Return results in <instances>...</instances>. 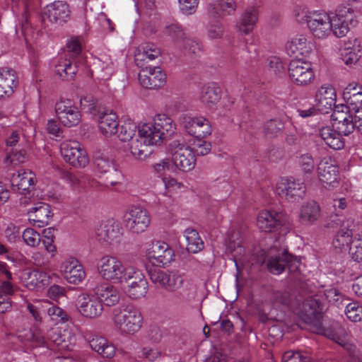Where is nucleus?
Instances as JSON below:
<instances>
[{"instance_id": "obj_1", "label": "nucleus", "mask_w": 362, "mask_h": 362, "mask_svg": "<svg viewBox=\"0 0 362 362\" xmlns=\"http://www.w3.org/2000/svg\"><path fill=\"white\" fill-rule=\"evenodd\" d=\"M353 9L344 8L337 13L312 11L308 22L311 35L317 40H326L331 35L343 37L349 31V21L353 19Z\"/></svg>"}, {"instance_id": "obj_2", "label": "nucleus", "mask_w": 362, "mask_h": 362, "mask_svg": "<svg viewBox=\"0 0 362 362\" xmlns=\"http://www.w3.org/2000/svg\"><path fill=\"white\" fill-rule=\"evenodd\" d=\"M112 321L120 334L128 337L134 335L141 329L144 317L136 305L127 303L112 310Z\"/></svg>"}, {"instance_id": "obj_3", "label": "nucleus", "mask_w": 362, "mask_h": 362, "mask_svg": "<svg viewBox=\"0 0 362 362\" xmlns=\"http://www.w3.org/2000/svg\"><path fill=\"white\" fill-rule=\"evenodd\" d=\"M47 315L50 320L57 323L47 332L49 338L53 339H72L83 337L80 327L75 325H66L67 313L60 307L49 303L47 308Z\"/></svg>"}, {"instance_id": "obj_4", "label": "nucleus", "mask_w": 362, "mask_h": 362, "mask_svg": "<svg viewBox=\"0 0 362 362\" xmlns=\"http://www.w3.org/2000/svg\"><path fill=\"white\" fill-rule=\"evenodd\" d=\"M178 121L185 132L196 140L208 137L213 131L210 121L201 115L183 113L179 117Z\"/></svg>"}, {"instance_id": "obj_5", "label": "nucleus", "mask_w": 362, "mask_h": 362, "mask_svg": "<svg viewBox=\"0 0 362 362\" xmlns=\"http://www.w3.org/2000/svg\"><path fill=\"white\" fill-rule=\"evenodd\" d=\"M131 266H125L117 257L112 255L103 256L98 263V270L101 277L108 281L122 284Z\"/></svg>"}, {"instance_id": "obj_6", "label": "nucleus", "mask_w": 362, "mask_h": 362, "mask_svg": "<svg viewBox=\"0 0 362 362\" xmlns=\"http://www.w3.org/2000/svg\"><path fill=\"white\" fill-rule=\"evenodd\" d=\"M126 284L124 291L127 296L133 300H138L144 297L148 290V284L145 274L136 267H130L122 284Z\"/></svg>"}, {"instance_id": "obj_7", "label": "nucleus", "mask_w": 362, "mask_h": 362, "mask_svg": "<svg viewBox=\"0 0 362 362\" xmlns=\"http://www.w3.org/2000/svg\"><path fill=\"white\" fill-rule=\"evenodd\" d=\"M268 270L273 274H281L287 267L290 273L300 272L301 263L296 257L289 254L286 250H278L274 253L271 250L267 262Z\"/></svg>"}, {"instance_id": "obj_8", "label": "nucleus", "mask_w": 362, "mask_h": 362, "mask_svg": "<svg viewBox=\"0 0 362 362\" xmlns=\"http://www.w3.org/2000/svg\"><path fill=\"white\" fill-rule=\"evenodd\" d=\"M172 161L175 168L182 172L192 170L196 165V158L193 150L179 141H173L170 144Z\"/></svg>"}, {"instance_id": "obj_9", "label": "nucleus", "mask_w": 362, "mask_h": 362, "mask_svg": "<svg viewBox=\"0 0 362 362\" xmlns=\"http://www.w3.org/2000/svg\"><path fill=\"white\" fill-rule=\"evenodd\" d=\"M64 160L75 168H85L89 163L86 151L75 140H65L60 144Z\"/></svg>"}, {"instance_id": "obj_10", "label": "nucleus", "mask_w": 362, "mask_h": 362, "mask_svg": "<svg viewBox=\"0 0 362 362\" xmlns=\"http://www.w3.org/2000/svg\"><path fill=\"white\" fill-rule=\"evenodd\" d=\"M146 257L153 265L165 267L174 261L175 252L167 243L157 240L148 245Z\"/></svg>"}, {"instance_id": "obj_11", "label": "nucleus", "mask_w": 362, "mask_h": 362, "mask_svg": "<svg viewBox=\"0 0 362 362\" xmlns=\"http://www.w3.org/2000/svg\"><path fill=\"white\" fill-rule=\"evenodd\" d=\"M221 89L214 83H207L202 86L198 95V100L204 107L209 112L218 115L224 114V111L221 109Z\"/></svg>"}, {"instance_id": "obj_12", "label": "nucleus", "mask_w": 362, "mask_h": 362, "mask_svg": "<svg viewBox=\"0 0 362 362\" xmlns=\"http://www.w3.org/2000/svg\"><path fill=\"white\" fill-rule=\"evenodd\" d=\"M151 281L158 287L175 292L183 286V276L176 271L154 269L149 273Z\"/></svg>"}, {"instance_id": "obj_13", "label": "nucleus", "mask_w": 362, "mask_h": 362, "mask_svg": "<svg viewBox=\"0 0 362 362\" xmlns=\"http://www.w3.org/2000/svg\"><path fill=\"white\" fill-rule=\"evenodd\" d=\"M291 81L298 86H307L315 79V72L310 62L303 59H293L288 65Z\"/></svg>"}, {"instance_id": "obj_14", "label": "nucleus", "mask_w": 362, "mask_h": 362, "mask_svg": "<svg viewBox=\"0 0 362 362\" xmlns=\"http://www.w3.org/2000/svg\"><path fill=\"white\" fill-rule=\"evenodd\" d=\"M127 227L133 233L144 232L150 225L151 217L146 209L141 206L130 207L124 215Z\"/></svg>"}, {"instance_id": "obj_15", "label": "nucleus", "mask_w": 362, "mask_h": 362, "mask_svg": "<svg viewBox=\"0 0 362 362\" xmlns=\"http://www.w3.org/2000/svg\"><path fill=\"white\" fill-rule=\"evenodd\" d=\"M55 112L59 121L65 127L78 125L81 121V115L70 100H60L55 105Z\"/></svg>"}, {"instance_id": "obj_16", "label": "nucleus", "mask_w": 362, "mask_h": 362, "mask_svg": "<svg viewBox=\"0 0 362 362\" xmlns=\"http://www.w3.org/2000/svg\"><path fill=\"white\" fill-rule=\"evenodd\" d=\"M91 291L99 302L104 306L112 307L119 303L121 294L118 288L105 281L97 282L92 288Z\"/></svg>"}, {"instance_id": "obj_17", "label": "nucleus", "mask_w": 362, "mask_h": 362, "mask_svg": "<svg viewBox=\"0 0 362 362\" xmlns=\"http://www.w3.org/2000/svg\"><path fill=\"white\" fill-rule=\"evenodd\" d=\"M276 192L289 202H296L304 196L305 187L303 182L293 178H281L276 183Z\"/></svg>"}, {"instance_id": "obj_18", "label": "nucleus", "mask_w": 362, "mask_h": 362, "mask_svg": "<svg viewBox=\"0 0 362 362\" xmlns=\"http://www.w3.org/2000/svg\"><path fill=\"white\" fill-rule=\"evenodd\" d=\"M361 227L358 223L355 222L351 218L344 220L333 240L334 247L339 249H346L350 243L352 244L354 235L361 233Z\"/></svg>"}, {"instance_id": "obj_19", "label": "nucleus", "mask_w": 362, "mask_h": 362, "mask_svg": "<svg viewBox=\"0 0 362 362\" xmlns=\"http://www.w3.org/2000/svg\"><path fill=\"white\" fill-rule=\"evenodd\" d=\"M76 305L80 314L86 318H96L103 312L101 303L93 293L80 294L77 298Z\"/></svg>"}, {"instance_id": "obj_20", "label": "nucleus", "mask_w": 362, "mask_h": 362, "mask_svg": "<svg viewBox=\"0 0 362 362\" xmlns=\"http://www.w3.org/2000/svg\"><path fill=\"white\" fill-rule=\"evenodd\" d=\"M317 175L326 189L336 187L339 184V168L330 159L324 158L318 164Z\"/></svg>"}, {"instance_id": "obj_21", "label": "nucleus", "mask_w": 362, "mask_h": 362, "mask_svg": "<svg viewBox=\"0 0 362 362\" xmlns=\"http://www.w3.org/2000/svg\"><path fill=\"white\" fill-rule=\"evenodd\" d=\"M60 272L64 278L70 284H78L86 277V272L78 259L69 256L60 265Z\"/></svg>"}, {"instance_id": "obj_22", "label": "nucleus", "mask_w": 362, "mask_h": 362, "mask_svg": "<svg viewBox=\"0 0 362 362\" xmlns=\"http://www.w3.org/2000/svg\"><path fill=\"white\" fill-rule=\"evenodd\" d=\"M138 77L141 86L145 88H158L163 86L166 81L165 74L157 66L143 68Z\"/></svg>"}, {"instance_id": "obj_23", "label": "nucleus", "mask_w": 362, "mask_h": 362, "mask_svg": "<svg viewBox=\"0 0 362 362\" xmlns=\"http://www.w3.org/2000/svg\"><path fill=\"white\" fill-rule=\"evenodd\" d=\"M285 222L284 214L274 210H263L257 218V225L261 231L271 233L279 229Z\"/></svg>"}, {"instance_id": "obj_24", "label": "nucleus", "mask_w": 362, "mask_h": 362, "mask_svg": "<svg viewBox=\"0 0 362 362\" xmlns=\"http://www.w3.org/2000/svg\"><path fill=\"white\" fill-rule=\"evenodd\" d=\"M336 91L329 83L322 85L316 91L315 105L322 113H329L336 103Z\"/></svg>"}, {"instance_id": "obj_25", "label": "nucleus", "mask_w": 362, "mask_h": 362, "mask_svg": "<svg viewBox=\"0 0 362 362\" xmlns=\"http://www.w3.org/2000/svg\"><path fill=\"white\" fill-rule=\"evenodd\" d=\"M95 235L99 241L113 244L118 243L121 238V228L114 219H107L96 228Z\"/></svg>"}, {"instance_id": "obj_26", "label": "nucleus", "mask_w": 362, "mask_h": 362, "mask_svg": "<svg viewBox=\"0 0 362 362\" xmlns=\"http://www.w3.org/2000/svg\"><path fill=\"white\" fill-rule=\"evenodd\" d=\"M313 49V45L309 37L303 34L296 35L286 44V51L294 57H308Z\"/></svg>"}, {"instance_id": "obj_27", "label": "nucleus", "mask_w": 362, "mask_h": 362, "mask_svg": "<svg viewBox=\"0 0 362 362\" xmlns=\"http://www.w3.org/2000/svg\"><path fill=\"white\" fill-rule=\"evenodd\" d=\"M259 8L256 6L247 7L240 15L237 23V31L243 35L252 32L259 19Z\"/></svg>"}, {"instance_id": "obj_28", "label": "nucleus", "mask_w": 362, "mask_h": 362, "mask_svg": "<svg viewBox=\"0 0 362 362\" xmlns=\"http://www.w3.org/2000/svg\"><path fill=\"white\" fill-rule=\"evenodd\" d=\"M28 216L29 223L32 226L42 228L48 224L52 214L47 204L39 202L28 211Z\"/></svg>"}, {"instance_id": "obj_29", "label": "nucleus", "mask_w": 362, "mask_h": 362, "mask_svg": "<svg viewBox=\"0 0 362 362\" xmlns=\"http://www.w3.org/2000/svg\"><path fill=\"white\" fill-rule=\"evenodd\" d=\"M70 13L69 5L62 1H56L47 5L45 9V14L49 21L58 25L67 22Z\"/></svg>"}, {"instance_id": "obj_30", "label": "nucleus", "mask_w": 362, "mask_h": 362, "mask_svg": "<svg viewBox=\"0 0 362 362\" xmlns=\"http://www.w3.org/2000/svg\"><path fill=\"white\" fill-rule=\"evenodd\" d=\"M237 8L235 0H212L207 5L209 16L214 19L233 16Z\"/></svg>"}, {"instance_id": "obj_31", "label": "nucleus", "mask_w": 362, "mask_h": 362, "mask_svg": "<svg viewBox=\"0 0 362 362\" xmlns=\"http://www.w3.org/2000/svg\"><path fill=\"white\" fill-rule=\"evenodd\" d=\"M22 279L28 288L40 290L49 284L50 275L40 270L25 271L23 274Z\"/></svg>"}, {"instance_id": "obj_32", "label": "nucleus", "mask_w": 362, "mask_h": 362, "mask_svg": "<svg viewBox=\"0 0 362 362\" xmlns=\"http://www.w3.org/2000/svg\"><path fill=\"white\" fill-rule=\"evenodd\" d=\"M17 86L16 72L8 68H0V98L10 97Z\"/></svg>"}, {"instance_id": "obj_33", "label": "nucleus", "mask_w": 362, "mask_h": 362, "mask_svg": "<svg viewBox=\"0 0 362 362\" xmlns=\"http://www.w3.org/2000/svg\"><path fill=\"white\" fill-rule=\"evenodd\" d=\"M118 117L112 111H105L100 114L98 127L100 132L105 136H111L117 132Z\"/></svg>"}, {"instance_id": "obj_34", "label": "nucleus", "mask_w": 362, "mask_h": 362, "mask_svg": "<svg viewBox=\"0 0 362 362\" xmlns=\"http://www.w3.org/2000/svg\"><path fill=\"white\" fill-rule=\"evenodd\" d=\"M12 185L16 186L22 193L34 189L36 183V176L30 170L21 169L14 174L11 179Z\"/></svg>"}, {"instance_id": "obj_35", "label": "nucleus", "mask_w": 362, "mask_h": 362, "mask_svg": "<svg viewBox=\"0 0 362 362\" xmlns=\"http://www.w3.org/2000/svg\"><path fill=\"white\" fill-rule=\"evenodd\" d=\"M334 126H325L320 129V136L325 144L334 150H340L344 146L341 134L335 130Z\"/></svg>"}, {"instance_id": "obj_36", "label": "nucleus", "mask_w": 362, "mask_h": 362, "mask_svg": "<svg viewBox=\"0 0 362 362\" xmlns=\"http://www.w3.org/2000/svg\"><path fill=\"white\" fill-rule=\"evenodd\" d=\"M148 146H150L144 142L138 134L136 138L128 142L124 150L125 152H129L136 160H144L151 153V151H148Z\"/></svg>"}, {"instance_id": "obj_37", "label": "nucleus", "mask_w": 362, "mask_h": 362, "mask_svg": "<svg viewBox=\"0 0 362 362\" xmlns=\"http://www.w3.org/2000/svg\"><path fill=\"white\" fill-rule=\"evenodd\" d=\"M320 216V208L318 204L314 201L308 202L302 205L299 218L304 225L313 224Z\"/></svg>"}, {"instance_id": "obj_38", "label": "nucleus", "mask_w": 362, "mask_h": 362, "mask_svg": "<svg viewBox=\"0 0 362 362\" xmlns=\"http://www.w3.org/2000/svg\"><path fill=\"white\" fill-rule=\"evenodd\" d=\"M160 49L154 44L144 43L141 45L138 52L135 54V62L139 66H143V62H148L160 55Z\"/></svg>"}, {"instance_id": "obj_39", "label": "nucleus", "mask_w": 362, "mask_h": 362, "mask_svg": "<svg viewBox=\"0 0 362 362\" xmlns=\"http://www.w3.org/2000/svg\"><path fill=\"white\" fill-rule=\"evenodd\" d=\"M138 134L144 142L151 146L160 144L163 139L151 122L138 125Z\"/></svg>"}, {"instance_id": "obj_40", "label": "nucleus", "mask_w": 362, "mask_h": 362, "mask_svg": "<svg viewBox=\"0 0 362 362\" xmlns=\"http://www.w3.org/2000/svg\"><path fill=\"white\" fill-rule=\"evenodd\" d=\"M156 130L160 134L163 140L165 137L171 136L175 130L173 119L168 115L159 114L156 115L153 122H151Z\"/></svg>"}, {"instance_id": "obj_41", "label": "nucleus", "mask_w": 362, "mask_h": 362, "mask_svg": "<svg viewBox=\"0 0 362 362\" xmlns=\"http://www.w3.org/2000/svg\"><path fill=\"white\" fill-rule=\"evenodd\" d=\"M344 98L351 110L355 112L362 109V88L356 85H349L346 88Z\"/></svg>"}, {"instance_id": "obj_42", "label": "nucleus", "mask_w": 362, "mask_h": 362, "mask_svg": "<svg viewBox=\"0 0 362 362\" xmlns=\"http://www.w3.org/2000/svg\"><path fill=\"white\" fill-rule=\"evenodd\" d=\"M361 51L359 42L355 39L345 43L341 50V57L344 63L347 65H351L358 62L360 58L358 52Z\"/></svg>"}, {"instance_id": "obj_43", "label": "nucleus", "mask_w": 362, "mask_h": 362, "mask_svg": "<svg viewBox=\"0 0 362 362\" xmlns=\"http://www.w3.org/2000/svg\"><path fill=\"white\" fill-rule=\"evenodd\" d=\"M337 115L338 113H336L334 115L333 126L335 127L341 134L347 136L356 129V126L355 125L356 115L354 117L349 115L346 117H341Z\"/></svg>"}, {"instance_id": "obj_44", "label": "nucleus", "mask_w": 362, "mask_h": 362, "mask_svg": "<svg viewBox=\"0 0 362 362\" xmlns=\"http://www.w3.org/2000/svg\"><path fill=\"white\" fill-rule=\"evenodd\" d=\"M185 236L187 243V250L189 252L197 253L204 248V243L196 230L187 228Z\"/></svg>"}, {"instance_id": "obj_45", "label": "nucleus", "mask_w": 362, "mask_h": 362, "mask_svg": "<svg viewBox=\"0 0 362 362\" xmlns=\"http://www.w3.org/2000/svg\"><path fill=\"white\" fill-rule=\"evenodd\" d=\"M54 71L62 79H69L74 76L76 67L72 65L69 59L61 58L55 65Z\"/></svg>"}, {"instance_id": "obj_46", "label": "nucleus", "mask_w": 362, "mask_h": 362, "mask_svg": "<svg viewBox=\"0 0 362 362\" xmlns=\"http://www.w3.org/2000/svg\"><path fill=\"white\" fill-rule=\"evenodd\" d=\"M90 346L103 357L112 358L115 354V346L110 341H90Z\"/></svg>"}, {"instance_id": "obj_47", "label": "nucleus", "mask_w": 362, "mask_h": 362, "mask_svg": "<svg viewBox=\"0 0 362 362\" xmlns=\"http://www.w3.org/2000/svg\"><path fill=\"white\" fill-rule=\"evenodd\" d=\"M136 130H138L136 124L131 119H127L119 127L118 138L122 141H130L134 139Z\"/></svg>"}, {"instance_id": "obj_48", "label": "nucleus", "mask_w": 362, "mask_h": 362, "mask_svg": "<svg viewBox=\"0 0 362 362\" xmlns=\"http://www.w3.org/2000/svg\"><path fill=\"white\" fill-rule=\"evenodd\" d=\"M95 165L98 173L105 174L111 170H116V165L114 160L105 155H100L95 157Z\"/></svg>"}, {"instance_id": "obj_49", "label": "nucleus", "mask_w": 362, "mask_h": 362, "mask_svg": "<svg viewBox=\"0 0 362 362\" xmlns=\"http://www.w3.org/2000/svg\"><path fill=\"white\" fill-rule=\"evenodd\" d=\"M95 64L100 69L101 71L104 72L103 77H108L112 75L116 67L115 62L110 56L107 54L100 55Z\"/></svg>"}, {"instance_id": "obj_50", "label": "nucleus", "mask_w": 362, "mask_h": 362, "mask_svg": "<svg viewBox=\"0 0 362 362\" xmlns=\"http://www.w3.org/2000/svg\"><path fill=\"white\" fill-rule=\"evenodd\" d=\"M297 314L305 321L310 320L317 313V302L313 299H307L302 305Z\"/></svg>"}, {"instance_id": "obj_51", "label": "nucleus", "mask_w": 362, "mask_h": 362, "mask_svg": "<svg viewBox=\"0 0 362 362\" xmlns=\"http://www.w3.org/2000/svg\"><path fill=\"white\" fill-rule=\"evenodd\" d=\"M349 255L354 261L362 263V232L354 235L349 248Z\"/></svg>"}, {"instance_id": "obj_52", "label": "nucleus", "mask_w": 362, "mask_h": 362, "mask_svg": "<svg viewBox=\"0 0 362 362\" xmlns=\"http://www.w3.org/2000/svg\"><path fill=\"white\" fill-rule=\"evenodd\" d=\"M297 163L298 167L305 174H311L315 169V161L310 153H305L298 157Z\"/></svg>"}, {"instance_id": "obj_53", "label": "nucleus", "mask_w": 362, "mask_h": 362, "mask_svg": "<svg viewBox=\"0 0 362 362\" xmlns=\"http://www.w3.org/2000/svg\"><path fill=\"white\" fill-rule=\"evenodd\" d=\"M166 33L170 35L177 47H181V43L187 37L182 27L178 24H172L166 27Z\"/></svg>"}, {"instance_id": "obj_54", "label": "nucleus", "mask_w": 362, "mask_h": 362, "mask_svg": "<svg viewBox=\"0 0 362 362\" xmlns=\"http://www.w3.org/2000/svg\"><path fill=\"white\" fill-rule=\"evenodd\" d=\"M22 238L24 243L31 247H37L41 242L40 234L32 228L25 229Z\"/></svg>"}, {"instance_id": "obj_55", "label": "nucleus", "mask_w": 362, "mask_h": 362, "mask_svg": "<svg viewBox=\"0 0 362 362\" xmlns=\"http://www.w3.org/2000/svg\"><path fill=\"white\" fill-rule=\"evenodd\" d=\"M41 242L45 250L53 257L57 254V247L54 244V236L52 234L51 228L44 230Z\"/></svg>"}, {"instance_id": "obj_56", "label": "nucleus", "mask_w": 362, "mask_h": 362, "mask_svg": "<svg viewBox=\"0 0 362 362\" xmlns=\"http://www.w3.org/2000/svg\"><path fill=\"white\" fill-rule=\"evenodd\" d=\"M345 314L352 322H359L362 320V306L356 302L349 303L345 308Z\"/></svg>"}, {"instance_id": "obj_57", "label": "nucleus", "mask_w": 362, "mask_h": 362, "mask_svg": "<svg viewBox=\"0 0 362 362\" xmlns=\"http://www.w3.org/2000/svg\"><path fill=\"white\" fill-rule=\"evenodd\" d=\"M165 187L163 195L168 196L171 193L177 192L183 187V185L175 178L170 176H165L162 178Z\"/></svg>"}, {"instance_id": "obj_58", "label": "nucleus", "mask_w": 362, "mask_h": 362, "mask_svg": "<svg viewBox=\"0 0 362 362\" xmlns=\"http://www.w3.org/2000/svg\"><path fill=\"white\" fill-rule=\"evenodd\" d=\"M284 128V124L279 119H272L265 122L264 133L267 135L274 136L280 133Z\"/></svg>"}, {"instance_id": "obj_59", "label": "nucleus", "mask_w": 362, "mask_h": 362, "mask_svg": "<svg viewBox=\"0 0 362 362\" xmlns=\"http://www.w3.org/2000/svg\"><path fill=\"white\" fill-rule=\"evenodd\" d=\"M179 9L182 14H194L197 9L199 0H178Z\"/></svg>"}, {"instance_id": "obj_60", "label": "nucleus", "mask_w": 362, "mask_h": 362, "mask_svg": "<svg viewBox=\"0 0 362 362\" xmlns=\"http://www.w3.org/2000/svg\"><path fill=\"white\" fill-rule=\"evenodd\" d=\"M224 33V28L222 23L219 21L211 23L207 28V36L211 40L221 39Z\"/></svg>"}, {"instance_id": "obj_61", "label": "nucleus", "mask_w": 362, "mask_h": 362, "mask_svg": "<svg viewBox=\"0 0 362 362\" xmlns=\"http://www.w3.org/2000/svg\"><path fill=\"white\" fill-rule=\"evenodd\" d=\"M80 105L86 112L94 115L96 110V100L90 95H86L81 98Z\"/></svg>"}, {"instance_id": "obj_62", "label": "nucleus", "mask_w": 362, "mask_h": 362, "mask_svg": "<svg viewBox=\"0 0 362 362\" xmlns=\"http://www.w3.org/2000/svg\"><path fill=\"white\" fill-rule=\"evenodd\" d=\"M13 5L12 7L13 11L16 15H21L22 20L27 22L28 15V2L27 0H11Z\"/></svg>"}, {"instance_id": "obj_63", "label": "nucleus", "mask_w": 362, "mask_h": 362, "mask_svg": "<svg viewBox=\"0 0 362 362\" xmlns=\"http://www.w3.org/2000/svg\"><path fill=\"white\" fill-rule=\"evenodd\" d=\"M283 362H313L310 358L303 357L298 351H287L282 356Z\"/></svg>"}, {"instance_id": "obj_64", "label": "nucleus", "mask_w": 362, "mask_h": 362, "mask_svg": "<svg viewBox=\"0 0 362 362\" xmlns=\"http://www.w3.org/2000/svg\"><path fill=\"white\" fill-rule=\"evenodd\" d=\"M4 236L10 243H15L20 238V228L13 223H9L5 230Z\"/></svg>"}]
</instances>
